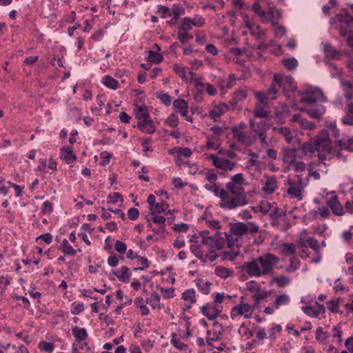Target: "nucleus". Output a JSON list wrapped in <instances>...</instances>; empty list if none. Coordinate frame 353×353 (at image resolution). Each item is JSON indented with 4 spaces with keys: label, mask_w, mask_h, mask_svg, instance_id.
I'll return each mask as SVG.
<instances>
[{
    "label": "nucleus",
    "mask_w": 353,
    "mask_h": 353,
    "mask_svg": "<svg viewBox=\"0 0 353 353\" xmlns=\"http://www.w3.org/2000/svg\"><path fill=\"white\" fill-rule=\"evenodd\" d=\"M185 12V10L183 8L179 6H174L172 8V12H169L170 16H173V18L168 21L170 24H175L176 23L177 19L180 17V16L183 15Z\"/></svg>",
    "instance_id": "nucleus-40"
},
{
    "label": "nucleus",
    "mask_w": 353,
    "mask_h": 353,
    "mask_svg": "<svg viewBox=\"0 0 353 353\" xmlns=\"http://www.w3.org/2000/svg\"><path fill=\"white\" fill-rule=\"evenodd\" d=\"M268 14L270 15L272 24L277 25L278 21L282 17L281 10L275 8L274 7H270Z\"/></svg>",
    "instance_id": "nucleus-41"
},
{
    "label": "nucleus",
    "mask_w": 353,
    "mask_h": 353,
    "mask_svg": "<svg viewBox=\"0 0 353 353\" xmlns=\"http://www.w3.org/2000/svg\"><path fill=\"white\" fill-rule=\"evenodd\" d=\"M204 188L208 191L212 192L216 196L220 198L219 207L223 209L229 210L228 204V192L221 188L217 183L205 184Z\"/></svg>",
    "instance_id": "nucleus-9"
},
{
    "label": "nucleus",
    "mask_w": 353,
    "mask_h": 353,
    "mask_svg": "<svg viewBox=\"0 0 353 353\" xmlns=\"http://www.w3.org/2000/svg\"><path fill=\"white\" fill-rule=\"evenodd\" d=\"M249 90L246 87L240 88L233 93V99L236 103L245 100L248 95Z\"/></svg>",
    "instance_id": "nucleus-36"
},
{
    "label": "nucleus",
    "mask_w": 353,
    "mask_h": 353,
    "mask_svg": "<svg viewBox=\"0 0 353 353\" xmlns=\"http://www.w3.org/2000/svg\"><path fill=\"white\" fill-rule=\"evenodd\" d=\"M225 246V240L216 239L214 243L205 244L202 243L199 245L192 244L190 245V251L199 259L202 262L214 261L218 257L216 251L223 249Z\"/></svg>",
    "instance_id": "nucleus-5"
},
{
    "label": "nucleus",
    "mask_w": 353,
    "mask_h": 353,
    "mask_svg": "<svg viewBox=\"0 0 353 353\" xmlns=\"http://www.w3.org/2000/svg\"><path fill=\"white\" fill-rule=\"evenodd\" d=\"M136 260L138 267L134 268L135 270H144L150 266V263L147 258L139 256Z\"/></svg>",
    "instance_id": "nucleus-49"
},
{
    "label": "nucleus",
    "mask_w": 353,
    "mask_h": 353,
    "mask_svg": "<svg viewBox=\"0 0 353 353\" xmlns=\"http://www.w3.org/2000/svg\"><path fill=\"white\" fill-rule=\"evenodd\" d=\"M137 127L143 132L152 134L155 132L156 128L152 120L150 117L147 119L137 121Z\"/></svg>",
    "instance_id": "nucleus-21"
},
{
    "label": "nucleus",
    "mask_w": 353,
    "mask_h": 353,
    "mask_svg": "<svg viewBox=\"0 0 353 353\" xmlns=\"http://www.w3.org/2000/svg\"><path fill=\"white\" fill-rule=\"evenodd\" d=\"M181 299L185 302L183 310H189L196 301V292L194 289H187L182 293Z\"/></svg>",
    "instance_id": "nucleus-20"
},
{
    "label": "nucleus",
    "mask_w": 353,
    "mask_h": 353,
    "mask_svg": "<svg viewBox=\"0 0 353 353\" xmlns=\"http://www.w3.org/2000/svg\"><path fill=\"white\" fill-rule=\"evenodd\" d=\"M195 85L196 86V88L199 90L203 91V90H205L210 96H214L217 94L216 88L210 83H202L199 80H196Z\"/></svg>",
    "instance_id": "nucleus-26"
},
{
    "label": "nucleus",
    "mask_w": 353,
    "mask_h": 353,
    "mask_svg": "<svg viewBox=\"0 0 353 353\" xmlns=\"http://www.w3.org/2000/svg\"><path fill=\"white\" fill-rule=\"evenodd\" d=\"M336 141L340 148V150H345L349 152H353V137H349L345 136Z\"/></svg>",
    "instance_id": "nucleus-24"
},
{
    "label": "nucleus",
    "mask_w": 353,
    "mask_h": 353,
    "mask_svg": "<svg viewBox=\"0 0 353 353\" xmlns=\"http://www.w3.org/2000/svg\"><path fill=\"white\" fill-rule=\"evenodd\" d=\"M303 183L301 180L297 181H288V187L287 188V194L290 199H296L299 201L303 197Z\"/></svg>",
    "instance_id": "nucleus-11"
},
{
    "label": "nucleus",
    "mask_w": 353,
    "mask_h": 353,
    "mask_svg": "<svg viewBox=\"0 0 353 353\" xmlns=\"http://www.w3.org/2000/svg\"><path fill=\"white\" fill-rule=\"evenodd\" d=\"M281 252L285 255H292L295 256L296 253V245L292 243H283L281 245Z\"/></svg>",
    "instance_id": "nucleus-43"
},
{
    "label": "nucleus",
    "mask_w": 353,
    "mask_h": 353,
    "mask_svg": "<svg viewBox=\"0 0 353 353\" xmlns=\"http://www.w3.org/2000/svg\"><path fill=\"white\" fill-rule=\"evenodd\" d=\"M303 150L307 153H312L315 151L321 152L318 155L319 163L326 165V159L324 154L332 153V142L330 138V133L326 130L321 131L314 137L312 141L303 143Z\"/></svg>",
    "instance_id": "nucleus-4"
},
{
    "label": "nucleus",
    "mask_w": 353,
    "mask_h": 353,
    "mask_svg": "<svg viewBox=\"0 0 353 353\" xmlns=\"http://www.w3.org/2000/svg\"><path fill=\"white\" fill-rule=\"evenodd\" d=\"M336 18L339 21V24L346 25L350 26L351 23H353V17L347 14H339L336 15Z\"/></svg>",
    "instance_id": "nucleus-50"
},
{
    "label": "nucleus",
    "mask_w": 353,
    "mask_h": 353,
    "mask_svg": "<svg viewBox=\"0 0 353 353\" xmlns=\"http://www.w3.org/2000/svg\"><path fill=\"white\" fill-rule=\"evenodd\" d=\"M160 296L157 293H153L150 298L146 299V303L150 304L154 309H160Z\"/></svg>",
    "instance_id": "nucleus-46"
},
{
    "label": "nucleus",
    "mask_w": 353,
    "mask_h": 353,
    "mask_svg": "<svg viewBox=\"0 0 353 353\" xmlns=\"http://www.w3.org/2000/svg\"><path fill=\"white\" fill-rule=\"evenodd\" d=\"M269 295V292L266 290L259 289L255 294H253L252 299L254 301L253 305L256 307H259L261 301L264 300Z\"/></svg>",
    "instance_id": "nucleus-31"
},
{
    "label": "nucleus",
    "mask_w": 353,
    "mask_h": 353,
    "mask_svg": "<svg viewBox=\"0 0 353 353\" xmlns=\"http://www.w3.org/2000/svg\"><path fill=\"white\" fill-rule=\"evenodd\" d=\"M249 124L251 131L256 137L266 134L271 128V124L264 120L256 121L254 119H250Z\"/></svg>",
    "instance_id": "nucleus-13"
},
{
    "label": "nucleus",
    "mask_w": 353,
    "mask_h": 353,
    "mask_svg": "<svg viewBox=\"0 0 353 353\" xmlns=\"http://www.w3.org/2000/svg\"><path fill=\"white\" fill-rule=\"evenodd\" d=\"M291 121L297 124L299 128L303 130H313L316 128V124L314 122L307 121L299 114L293 115Z\"/></svg>",
    "instance_id": "nucleus-16"
},
{
    "label": "nucleus",
    "mask_w": 353,
    "mask_h": 353,
    "mask_svg": "<svg viewBox=\"0 0 353 353\" xmlns=\"http://www.w3.org/2000/svg\"><path fill=\"white\" fill-rule=\"evenodd\" d=\"M222 311V306L216 303H207L201 307V313L209 320L215 319Z\"/></svg>",
    "instance_id": "nucleus-14"
},
{
    "label": "nucleus",
    "mask_w": 353,
    "mask_h": 353,
    "mask_svg": "<svg viewBox=\"0 0 353 353\" xmlns=\"http://www.w3.org/2000/svg\"><path fill=\"white\" fill-rule=\"evenodd\" d=\"M276 93H273L270 92V88L267 90V92H255L254 96L258 100L256 103H261L264 105H268L270 101L276 99Z\"/></svg>",
    "instance_id": "nucleus-19"
},
{
    "label": "nucleus",
    "mask_w": 353,
    "mask_h": 353,
    "mask_svg": "<svg viewBox=\"0 0 353 353\" xmlns=\"http://www.w3.org/2000/svg\"><path fill=\"white\" fill-rule=\"evenodd\" d=\"M174 71L184 81H187L185 68L180 65L175 64L173 65Z\"/></svg>",
    "instance_id": "nucleus-60"
},
{
    "label": "nucleus",
    "mask_w": 353,
    "mask_h": 353,
    "mask_svg": "<svg viewBox=\"0 0 353 353\" xmlns=\"http://www.w3.org/2000/svg\"><path fill=\"white\" fill-rule=\"evenodd\" d=\"M134 113L138 121L149 117L148 109L145 105H137L134 108Z\"/></svg>",
    "instance_id": "nucleus-29"
},
{
    "label": "nucleus",
    "mask_w": 353,
    "mask_h": 353,
    "mask_svg": "<svg viewBox=\"0 0 353 353\" xmlns=\"http://www.w3.org/2000/svg\"><path fill=\"white\" fill-rule=\"evenodd\" d=\"M300 261L293 256L290 261V265L286 268L285 271L288 273H292L297 270L300 268Z\"/></svg>",
    "instance_id": "nucleus-47"
},
{
    "label": "nucleus",
    "mask_w": 353,
    "mask_h": 353,
    "mask_svg": "<svg viewBox=\"0 0 353 353\" xmlns=\"http://www.w3.org/2000/svg\"><path fill=\"white\" fill-rule=\"evenodd\" d=\"M304 111H305L310 117L319 119L325 113V108L323 105H319L310 109H305Z\"/></svg>",
    "instance_id": "nucleus-30"
},
{
    "label": "nucleus",
    "mask_w": 353,
    "mask_h": 353,
    "mask_svg": "<svg viewBox=\"0 0 353 353\" xmlns=\"http://www.w3.org/2000/svg\"><path fill=\"white\" fill-rule=\"evenodd\" d=\"M279 261V259L276 255L265 253L250 261L245 262L241 268L250 277H260L271 274Z\"/></svg>",
    "instance_id": "nucleus-2"
},
{
    "label": "nucleus",
    "mask_w": 353,
    "mask_h": 353,
    "mask_svg": "<svg viewBox=\"0 0 353 353\" xmlns=\"http://www.w3.org/2000/svg\"><path fill=\"white\" fill-rule=\"evenodd\" d=\"M307 246L311 248L315 252L319 250V244L318 241L314 237H309L306 239Z\"/></svg>",
    "instance_id": "nucleus-64"
},
{
    "label": "nucleus",
    "mask_w": 353,
    "mask_h": 353,
    "mask_svg": "<svg viewBox=\"0 0 353 353\" xmlns=\"http://www.w3.org/2000/svg\"><path fill=\"white\" fill-rule=\"evenodd\" d=\"M114 250L120 254H123L127 251V245L124 242L117 240L114 243Z\"/></svg>",
    "instance_id": "nucleus-63"
},
{
    "label": "nucleus",
    "mask_w": 353,
    "mask_h": 353,
    "mask_svg": "<svg viewBox=\"0 0 353 353\" xmlns=\"http://www.w3.org/2000/svg\"><path fill=\"white\" fill-rule=\"evenodd\" d=\"M190 22L192 26L202 27L205 23V19L201 15H195L193 19H190Z\"/></svg>",
    "instance_id": "nucleus-62"
},
{
    "label": "nucleus",
    "mask_w": 353,
    "mask_h": 353,
    "mask_svg": "<svg viewBox=\"0 0 353 353\" xmlns=\"http://www.w3.org/2000/svg\"><path fill=\"white\" fill-rule=\"evenodd\" d=\"M168 204L163 201L157 202L156 204L152 207L150 210L152 215L155 214L164 213L168 209Z\"/></svg>",
    "instance_id": "nucleus-37"
},
{
    "label": "nucleus",
    "mask_w": 353,
    "mask_h": 353,
    "mask_svg": "<svg viewBox=\"0 0 353 353\" xmlns=\"http://www.w3.org/2000/svg\"><path fill=\"white\" fill-rule=\"evenodd\" d=\"M120 259H123V256H118L115 253H112L108 258V264L110 267H116L118 265L119 263Z\"/></svg>",
    "instance_id": "nucleus-58"
},
{
    "label": "nucleus",
    "mask_w": 353,
    "mask_h": 353,
    "mask_svg": "<svg viewBox=\"0 0 353 353\" xmlns=\"http://www.w3.org/2000/svg\"><path fill=\"white\" fill-rule=\"evenodd\" d=\"M205 179L209 182L208 184H215L218 180V171L215 169H206L201 171Z\"/></svg>",
    "instance_id": "nucleus-28"
},
{
    "label": "nucleus",
    "mask_w": 353,
    "mask_h": 353,
    "mask_svg": "<svg viewBox=\"0 0 353 353\" xmlns=\"http://www.w3.org/2000/svg\"><path fill=\"white\" fill-rule=\"evenodd\" d=\"M248 184L242 173L233 175L226 185V191L228 192L229 210L247 205L248 201L244 189Z\"/></svg>",
    "instance_id": "nucleus-3"
},
{
    "label": "nucleus",
    "mask_w": 353,
    "mask_h": 353,
    "mask_svg": "<svg viewBox=\"0 0 353 353\" xmlns=\"http://www.w3.org/2000/svg\"><path fill=\"white\" fill-rule=\"evenodd\" d=\"M148 59L150 62L159 63L163 61V56L157 52L150 50Z\"/></svg>",
    "instance_id": "nucleus-51"
},
{
    "label": "nucleus",
    "mask_w": 353,
    "mask_h": 353,
    "mask_svg": "<svg viewBox=\"0 0 353 353\" xmlns=\"http://www.w3.org/2000/svg\"><path fill=\"white\" fill-rule=\"evenodd\" d=\"M119 281L128 283L131 277V273L127 266H122L121 270L114 273Z\"/></svg>",
    "instance_id": "nucleus-32"
},
{
    "label": "nucleus",
    "mask_w": 353,
    "mask_h": 353,
    "mask_svg": "<svg viewBox=\"0 0 353 353\" xmlns=\"http://www.w3.org/2000/svg\"><path fill=\"white\" fill-rule=\"evenodd\" d=\"M307 154L306 151L303 150V143L300 148L291 149L285 152L284 161L288 164L289 168L294 164V163L301 159L304 156Z\"/></svg>",
    "instance_id": "nucleus-12"
},
{
    "label": "nucleus",
    "mask_w": 353,
    "mask_h": 353,
    "mask_svg": "<svg viewBox=\"0 0 353 353\" xmlns=\"http://www.w3.org/2000/svg\"><path fill=\"white\" fill-rule=\"evenodd\" d=\"M282 63L283 65L289 70L295 69L298 65L297 60L294 57L284 59Z\"/></svg>",
    "instance_id": "nucleus-52"
},
{
    "label": "nucleus",
    "mask_w": 353,
    "mask_h": 353,
    "mask_svg": "<svg viewBox=\"0 0 353 353\" xmlns=\"http://www.w3.org/2000/svg\"><path fill=\"white\" fill-rule=\"evenodd\" d=\"M195 283L199 290L203 294H208L210 293L211 282L204 281L202 279H195Z\"/></svg>",
    "instance_id": "nucleus-35"
},
{
    "label": "nucleus",
    "mask_w": 353,
    "mask_h": 353,
    "mask_svg": "<svg viewBox=\"0 0 353 353\" xmlns=\"http://www.w3.org/2000/svg\"><path fill=\"white\" fill-rule=\"evenodd\" d=\"M299 94L302 97L301 102L308 104H313L317 101L324 102L326 100L323 92L319 89H310L305 91H299Z\"/></svg>",
    "instance_id": "nucleus-10"
},
{
    "label": "nucleus",
    "mask_w": 353,
    "mask_h": 353,
    "mask_svg": "<svg viewBox=\"0 0 353 353\" xmlns=\"http://www.w3.org/2000/svg\"><path fill=\"white\" fill-rule=\"evenodd\" d=\"M290 302V297L286 294H282L276 296L274 306L276 309L279 308L282 305H288Z\"/></svg>",
    "instance_id": "nucleus-44"
},
{
    "label": "nucleus",
    "mask_w": 353,
    "mask_h": 353,
    "mask_svg": "<svg viewBox=\"0 0 353 353\" xmlns=\"http://www.w3.org/2000/svg\"><path fill=\"white\" fill-rule=\"evenodd\" d=\"M280 88H282L283 92L285 95L289 92L294 91L296 88L294 79L291 76L274 74L270 85V92L277 93Z\"/></svg>",
    "instance_id": "nucleus-6"
},
{
    "label": "nucleus",
    "mask_w": 353,
    "mask_h": 353,
    "mask_svg": "<svg viewBox=\"0 0 353 353\" xmlns=\"http://www.w3.org/2000/svg\"><path fill=\"white\" fill-rule=\"evenodd\" d=\"M135 304H136L137 307L139 308L140 313L141 315L146 316L149 314V310L146 307V305H145L143 303L142 298H137L135 301Z\"/></svg>",
    "instance_id": "nucleus-56"
},
{
    "label": "nucleus",
    "mask_w": 353,
    "mask_h": 353,
    "mask_svg": "<svg viewBox=\"0 0 353 353\" xmlns=\"http://www.w3.org/2000/svg\"><path fill=\"white\" fill-rule=\"evenodd\" d=\"M273 130L276 131L279 134L282 135L285 138V139L288 143H290L292 142V141L293 139V136H292L289 128H287V127L276 128V127H274V128H273Z\"/></svg>",
    "instance_id": "nucleus-38"
},
{
    "label": "nucleus",
    "mask_w": 353,
    "mask_h": 353,
    "mask_svg": "<svg viewBox=\"0 0 353 353\" xmlns=\"http://www.w3.org/2000/svg\"><path fill=\"white\" fill-rule=\"evenodd\" d=\"M232 132L233 134L234 139L239 143L244 144L246 143L248 137L245 132L237 129L236 128H232Z\"/></svg>",
    "instance_id": "nucleus-34"
},
{
    "label": "nucleus",
    "mask_w": 353,
    "mask_h": 353,
    "mask_svg": "<svg viewBox=\"0 0 353 353\" xmlns=\"http://www.w3.org/2000/svg\"><path fill=\"white\" fill-rule=\"evenodd\" d=\"M102 83L110 89L116 90L119 87V82L110 75H105L102 79Z\"/></svg>",
    "instance_id": "nucleus-42"
},
{
    "label": "nucleus",
    "mask_w": 353,
    "mask_h": 353,
    "mask_svg": "<svg viewBox=\"0 0 353 353\" xmlns=\"http://www.w3.org/2000/svg\"><path fill=\"white\" fill-rule=\"evenodd\" d=\"M250 34L256 39H262L265 34V31L263 30L258 25H256L255 28H253V29L250 30Z\"/></svg>",
    "instance_id": "nucleus-59"
},
{
    "label": "nucleus",
    "mask_w": 353,
    "mask_h": 353,
    "mask_svg": "<svg viewBox=\"0 0 353 353\" xmlns=\"http://www.w3.org/2000/svg\"><path fill=\"white\" fill-rule=\"evenodd\" d=\"M61 250L63 253L70 256H74L77 253V250L69 244L66 239L63 240L61 245Z\"/></svg>",
    "instance_id": "nucleus-48"
},
{
    "label": "nucleus",
    "mask_w": 353,
    "mask_h": 353,
    "mask_svg": "<svg viewBox=\"0 0 353 353\" xmlns=\"http://www.w3.org/2000/svg\"><path fill=\"white\" fill-rule=\"evenodd\" d=\"M261 232L258 223L254 221L237 222L232 224L230 228V234L227 233L216 232L214 235L210 236V232L207 230L201 231L199 236L202 238V243L205 244L214 243L216 239L225 240L228 242V247H232L243 235H254Z\"/></svg>",
    "instance_id": "nucleus-1"
},
{
    "label": "nucleus",
    "mask_w": 353,
    "mask_h": 353,
    "mask_svg": "<svg viewBox=\"0 0 353 353\" xmlns=\"http://www.w3.org/2000/svg\"><path fill=\"white\" fill-rule=\"evenodd\" d=\"M255 307L248 303L245 302L243 296L240 297L239 303L233 307L230 312V317L234 319L239 316H243L246 319H250L254 312Z\"/></svg>",
    "instance_id": "nucleus-7"
},
{
    "label": "nucleus",
    "mask_w": 353,
    "mask_h": 353,
    "mask_svg": "<svg viewBox=\"0 0 353 353\" xmlns=\"http://www.w3.org/2000/svg\"><path fill=\"white\" fill-rule=\"evenodd\" d=\"M267 105L256 103L253 110V114L256 118H267L270 114V111L266 108Z\"/></svg>",
    "instance_id": "nucleus-25"
},
{
    "label": "nucleus",
    "mask_w": 353,
    "mask_h": 353,
    "mask_svg": "<svg viewBox=\"0 0 353 353\" xmlns=\"http://www.w3.org/2000/svg\"><path fill=\"white\" fill-rule=\"evenodd\" d=\"M177 38L180 42L185 43L188 40L192 39L193 37L188 32H184L179 29Z\"/></svg>",
    "instance_id": "nucleus-57"
},
{
    "label": "nucleus",
    "mask_w": 353,
    "mask_h": 353,
    "mask_svg": "<svg viewBox=\"0 0 353 353\" xmlns=\"http://www.w3.org/2000/svg\"><path fill=\"white\" fill-rule=\"evenodd\" d=\"M60 157L68 164L73 163L77 159V157L70 147H63L61 148Z\"/></svg>",
    "instance_id": "nucleus-23"
},
{
    "label": "nucleus",
    "mask_w": 353,
    "mask_h": 353,
    "mask_svg": "<svg viewBox=\"0 0 353 353\" xmlns=\"http://www.w3.org/2000/svg\"><path fill=\"white\" fill-rule=\"evenodd\" d=\"M72 332L75 338V341L79 344L80 349H83V346H87V343L84 341L88 338V335L85 328L75 326L72 327Z\"/></svg>",
    "instance_id": "nucleus-18"
},
{
    "label": "nucleus",
    "mask_w": 353,
    "mask_h": 353,
    "mask_svg": "<svg viewBox=\"0 0 353 353\" xmlns=\"http://www.w3.org/2000/svg\"><path fill=\"white\" fill-rule=\"evenodd\" d=\"M262 182V190L265 194H271L278 188V181L274 176L265 175Z\"/></svg>",
    "instance_id": "nucleus-15"
},
{
    "label": "nucleus",
    "mask_w": 353,
    "mask_h": 353,
    "mask_svg": "<svg viewBox=\"0 0 353 353\" xmlns=\"http://www.w3.org/2000/svg\"><path fill=\"white\" fill-rule=\"evenodd\" d=\"M249 156L250 159L248 161V165L247 166H256L259 167L261 165V161L258 159H259V154L255 152H251L249 153Z\"/></svg>",
    "instance_id": "nucleus-55"
},
{
    "label": "nucleus",
    "mask_w": 353,
    "mask_h": 353,
    "mask_svg": "<svg viewBox=\"0 0 353 353\" xmlns=\"http://www.w3.org/2000/svg\"><path fill=\"white\" fill-rule=\"evenodd\" d=\"M157 97L165 105L168 106L172 103L171 97L167 93L159 91L156 93Z\"/></svg>",
    "instance_id": "nucleus-54"
},
{
    "label": "nucleus",
    "mask_w": 353,
    "mask_h": 353,
    "mask_svg": "<svg viewBox=\"0 0 353 353\" xmlns=\"http://www.w3.org/2000/svg\"><path fill=\"white\" fill-rule=\"evenodd\" d=\"M206 159L211 161L212 165L221 172L219 173L222 174L223 172H232L237 165V163L234 161L224 158L223 157H219L216 154H210L206 157Z\"/></svg>",
    "instance_id": "nucleus-8"
},
{
    "label": "nucleus",
    "mask_w": 353,
    "mask_h": 353,
    "mask_svg": "<svg viewBox=\"0 0 353 353\" xmlns=\"http://www.w3.org/2000/svg\"><path fill=\"white\" fill-rule=\"evenodd\" d=\"M341 85L343 88L345 97L350 101L353 98V83L349 81L341 80Z\"/></svg>",
    "instance_id": "nucleus-27"
},
{
    "label": "nucleus",
    "mask_w": 353,
    "mask_h": 353,
    "mask_svg": "<svg viewBox=\"0 0 353 353\" xmlns=\"http://www.w3.org/2000/svg\"><path fill=\"white\" fill-rule=\"evenodd\" d=\"M148 219L151 220V223H154V224L158 225H164L165 222V217L161 215H158L155 214L154 215H152L150 218H148Z\"/></svg>",
    "instance_id": "nucleus-61"
},
{
    "label": "nucleus",
    "mask_w": 353,
    "mask_h": 353,
    "mask_svg": "<svg viewBox=\"0 0 353 353\" xmlns=\"http://www.w3.org/2000/svg\"><path fill=\"white\" fill-rule=\"evenodd\" d=\"M148 227L157 235L160 237H163L165 233V226L164 225H158L154 224V223H151L150 219H147Z\"/></svg>",
    "instance_id": "nucleus-45"
},
{
    "label": "nucleus",
    "mask_w": 353,
    "mask_h": 353,
    "mask_svg": "<svg viewBox=\"0 0 353 353\" xmlns=\"http://www.w3.org/2000/svg\"><path fill=\"white\" fill-rule=\"evenodd\" d=\"M327 206L332 210V213L336 216H343L345 210L342 205L338 201L337 196L334 195L330 197L326 202Z\"/></svg>",
    "instance_id": "nucleus-17"
},
{
    "label": "nucleus",
    "mask_w": 353,
    "mask_h": 353,
    "mask_svg": "<svg viewBox=\"0 0 353 353\" xmlns=\"http://www.w3.org/2000/svg\"><path fill=\"white\" fill-rule=\"evenodd\" d=\"M239 332L241 336L245 337L247 339L251 338L254 335V331L249 329L244 323L241 325Z\"/></svg>",
    "instance_id": "nucleus-53"
},
{
    "label": "nucleus",
    "mask_w": 353,
    "mask_h": 353,
    "mask_svg": "<svg viewBox=\"0 0 353 353\" xmlns=\"http://www.w3.org/2000/svg\"><path fill=\"white\" fill-rule=\"evenodd\" d=\"M172 105L176 112L180 113L183 117H186V114L188 113L189 108L186 101L182 99H177L174 101Z\"/></svg>",
    "instance_id": "nucleus-22"
},
{
    "label": "nucleus",
    "mask_w": 353,
    "mask_h": 353,
    "mask_svg": "<svg viewBox=\"0 0 353 353\" xmlns=\"http://www.w3.org/2000/svg\"><path fill=\"white\" fill-rule=\"evenodd\" d=\"M215 274L221 279H227L233 276L234 272L228 268L219 266L215 268Z\"/></svg>",
    "instance_id": "nucleus-39"
},
{
    "label": "nucleus",
    "mask_w": 353,
    "mask_h": 353,
    "mask_svg": "<svg viewBox=\"0 0 353 353\" xmlns=\"http://www.w3.org/2000/svg\"><path fill=\"white\" fill-rule=\"evenodd\" d=\"M323 50L325 57L329 59H337L340 56V52L329 43H326L323 44Z\"/></svg>",
    "instance_id": "nucleus-33"
}]
</instances>
